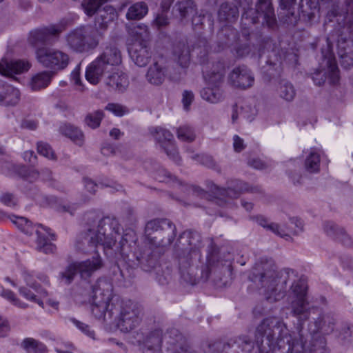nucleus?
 <instances>
[{
  "mask_svg": "<svg viewBox=\"0 0 353 353\" xmlns=\"http://www.w3.org/2000/svg\"><path fill=\"white\" fill-rule=\"evenodd\" d=\"M128 52L132 60L139 67L146 65L152 55L146 41L136 40L129 46Z\"/></svg>",
  "mask_w": 353,
  "mask_h": 353,
  "instance_id": "nucleus-16",
  "label": "nucleus"
},
{
  "mask_svg": "<svg viewBox=\"0 0 353 353\" xmlns=\"http://www.w3.org/2000/svg\"><path fill=\"white\" fill-rule=\"evenodd\" d=\"M257 8L263 14V19L269 28H274L276 23V19L272 3V0H258Z\"/></svg>",
  "mask_w": 353,
  "mask_h": 353,
  "instance_id": "nucleus-26",
  "label": "nucleus"
},
{
  "mask_svg": "<svg viewBox=\"0 0 353 353\" xmlns=\"http://www.w3.org/2000/svg\"><path fill=\"white\" fill-rule=\"evenodd\" d=\"M150 133L170 159L176 163L181 162L174 136L169 130L161 127H152L150 128Z\"/></svg>",
  "mask_w": 353,
  "mask_h": 353,
  "instance_id": "nucleus-12",
  "label": "nucleus"
},
{
  "mask_svg": "<svg viewBox=\"0 0 353 353\" xmlns=\"http://www.w3.org/2000/svg\"><path fill=\"white\" fill-rule=\"evenodd\" d=\"M59 132L78 145H82L84 142V135L81 130L71 124L64 123L61 125L59 127Z\"/></svg>",
  "mask_w": 353,
  "mask_h": 353,
  "instance_id": "nucleus-29",
  "label": "nucleus"
},
{
  "mask_svg": "<svg viewBox=\"0 0 353 353\" xmlns=\"http://www.w3.org/2000/svg\"><path fill=\"white\" fill-rule=\"evenodd\" d=\"M70 321L85 336L93 340L95 339V332L91 329L89 325L85 324L74 318H71Z\"/></svg>",
  "mask_w": 353,
  "mask_h": 353,
  "instance_id": "nucleus-49",
  "label": "nucleus"
},
{
  "mask_svg": "<svg viewBox=\"0 0 353 353\" xmlns=\"http://www.w3.org/2000/svg\"><path fill=\"white\" fill-rule=\"evenodd\" d=\"M272 258H260L248 274V279L256 285L272 287H307V278L295 270L285 268L279 271Z\"/></svg>",
  "mask_w": 353,
  "mask_h": 353,
  "instance_id": "nucleus-4",
  "label": "nucleus"
},
{
  "mask_svg": "<svg viewBox=\"0 0 353 353\" xmlns=\"http://www.w3.org/2000/svg\"><path fill=\"white\" fill-rule=\"evenodd\" d=\"M149 33L148 26L143 23L137 24L132 30V34L137 37V39H140L141 41H146L145 39L149 37Z\"/></svg>",
  "mask_w": 353,
  "mask_h": 353,
  "instance_id": "nucleus-51",
  "label": "nucleus"
},
{
  "mask_svg": "<svg viewBox=\"0 0 353 353\" xmlns=\"http://www.w3.org/2000/svg\"><path fill=\"white\" fill-rule=\"evenodd\" d=\"M105 110L112 112L117 117H122L128 112L127 108L119 103H108L105 107Z\"/></svg>",
  "mask_w": 353,
  "mask_h": 353,
  "instance_id": "nucleus-57",
  "label": "nucleus"
},
{
  "mask_svg": "<svg viewBox=\"0 0 353 353\" xmlns=\"http://www.w3.org/2000/svg\"><path fill=\"white\" fill-rule=\"evenodd\" d=\"M173 14L181 21H188L197 14V7L193 0H181L174 5Z\"/></svg>",
  "mask_w": 353,
  "mask_h": 353,
  "instance_id": "nucleus-21",
  "label": "nucleus"
},
{
  "mask_svg": "<svg viewBox=\"0 0 353 353\" xmlns=\"http://www.w3.org/2000/svg\"><path fill=\"white\" fill-rule=\"evenodd\" d=\"M228 82L233 87L247 89L252 87L254 82V74L245 65H239L233 68L228 76Z\"/></svg>",
  "mask_w": 353,
  "mask_h": 353,
  "instance_id": "nucleus-14",
  "label": "nucleus"
},
{
  "mask_svg": "<svg viewBox=\"0 0 353 353\" xmlns=\"http://www.w3.org/2000/svg\"><path fill=\"white\" fill-rule=\"evenodd\" d=\"M3 92L2 102L0 104L4 105H14L18 103L20 99L19 90L10 85H2Z\"/></svg>",
  "mask_w": 353,
  "mask_h": 353,
  "instance_id": "nucleus-35",
  "label": "nucleus"
},
{
  "mask_svg": "<svg viewBox=\"0 0 353 353\" xmlns=\"http://www.w3.org/2000/svg\"><path fill=\"white\" fill-rule=\"evenodd\" d=\"M11 220L12 223L24 233L27 234H31L32 233V227L31 223L26 218L13 216V219Z\"/></svg>",
  "mask_w": 353,
  "mask_h": 353,
  "instance_id": "nucleus-47",
  "label": "nucleus"
},
{
  "mask_svg": "<svg viewBox=\"0 0 353 353\" xmlns=\"http://www.w3.org/2000/svg\"><path fill=\"white\" fill-rule=\"evenodd\" d=\"M165 74V68L156 61L148 68L145 74V78L150 84L159 85L164 81Z\"/></svg>",
  "mask_w": 353,
  "mask_h": 353,
  "instance_id": "nucleus-23",
  "label": "nucleus"
},
{
  "mask_svg": "<svg viewBox=\"0 0 353 353\" xmlns=\"http://www.w3.org/2000/svg\"><path fill=\"white\" fill-rule=\"evenodd\" d=\"M38 227H41L44 230V232H43L39 230H36V234L37 235V250L45 254L53 253L56 250V246L53 243L48 241L47 235L50 236L52 240L54 239V235L53 234H50L49 229L43 228L41 225H39Z\"/></svg>",
  "mask_w": 353,
  "mask_h": 353,
  "instance_id": "nucleus-22",
  "label": "nucleus"
},
{
  "mask_svg": "<svg viewBox=\"0 0 353 353\" xmlns=\"http://www.w3.org/2000/svg\"><path fill=\"white\" fill-rule=\"evenodd\" d=\"M114 17V10L112 8H107V10L101 11L95 19V26L92 27L97 30L101 34L100 30H104L108 28L110 21H112Z\"/></svg>",
  "mask_w": 353,
  "mask_h": 353,
  "instance_id": "nucleus-36",
  "label": "nucleus"
},
{
  "mask_svg": "<svg viewBox=\"0 0 353 353\" xmlns=\"http://www.w3.org/2000/svg\"><path fill=\"white\" fill-rule=\"evenodd\" d=\"M154 178L159 182H163L167 183H174L177 181V179L172 175L168 170L163 168H159L155 172Z\"/></svg>",
  "mask_w": 353,
  "mask_h": 353,
  "instance_id": "nucleus-48",
  "label": "nucleus"
},
{
  "mask_svg": "<svg viewBox=\"0 0 353 353\" xmlns=\"http://www.w3.org/2000/svg\"><path fill=\"white\" fill-rule=\"evenodd\" d=\"M323 230L325 234L332 239L337 241L345 246L353 245V239L347 234L344 228L340 227L332 221L323 223Z\"/></svg>",
  "mask_w": 353,
  "mask_h": 353,
  "instance_id": "nucleus-17",
  "label": "nucleus"
},
{
  "mask_svg": "<svg viewBox=\"0 0 353 353\" xmlns=\"http://www.w3.org/2000/svg\"><path fill=\"white\" fill-rule=\"evenodd\" d=\"M343 12L346 19H348L349 28L353 32V0H345L343 8Z\"/></svg>",
  "mask_w": 353,
  "mask_h": 353,
  "instance_id": "nucleus-52",
  "label": "nucleus"
},
{
  "mask_svg": "<svg viewBox=\"0 0 353 353\" xmlns=\"http://www.w3.org/2000/svg\"><path fill=\"white\" fill-rule=\"evenodd\" d=\"M70 25V21L63 19L56 24L34 29L30 32L28 41L34 47L49 43L53 37H58Z\"/></svg>",
  "mask_w": 353,
  "mask_h": 353,
  "instance_id": "nucleus-11",
  "label": "nucleus"
},
{
  "mask_svg": "<svg viewBox=\"0 0 353 353\" xmlns=\"http://www.w3.org/2000/svg\"><path fill=\"white\" fill-rule=\"evenodd\" d=\"M300 9L303 16L307 18L308 22L312 23L316 20L319 11L308 10L305 8V5H300Z\"/></svg>",
  "mask_w": 353,
  "mask_h": 353,
  "instance_id": "nucleus-62",
  "label": "nucleus"
},
{
  "mask_svg": "<svg viewBox=\"0 0 353 353\" xmlns=\"http://www.w3.org/2000/svg\"><path fill=\"white\" fill-rule=\"evenodd\" d=\"M160 229L158 230H156L154 232H152V234H145V239L148 241V243L155 246V247H159V241H162L161 239V227L159 228Z\"/></svg>",
  "mask_w": 353,
  "mask_h": 353,
  "instance_id": "nucleus-59",
  "label": "nucleus"
},
{
  "mask_svg": "<svg viewBox=\"0 0 353 353\" xmlns=\"http://www.w3.org/2000/svg\"><path fill=\"white\" fill-rule=\"evenodd\" d=\"M91 289V312L96 319H104L108 314L110 319L114 318L117 327L124 333L131 332L139 325L142 310L139 303L122 299L114 293V288Z\"/></svg>",
  "mask_w": 353,
  "mask_h": 353,
  "instance_id": "nucleus-3",
  "label": "nucleus"
},
{
  "mask_svg": "<svg viewBox=\"0 0 353 353\" xmlns=\"http://www.w3.org/2000/svg\"><path fill=\"white\" fill-rule=\"evenodd\" d=\"M305 167L307 172L315 173L319 171L320 155L315 151H311L305 161Z\"/></svg>",
  "mask_w": 353,
  "mask_h": 353,
  "instance_id": "nucleus-41",
  "label": "nucleus"
},
{
  "mask_svg": "<svg viewBox=\"0 0 353 353\" xmlns=\"http://www.w3.org/2000/svg\"><path fill=\"white\" fill-rule=\"evenodd\" d=\"M1 296L18 307L26 308L28 305L26 303L21 302L16 294L9 289L3 288Z\"/></svg>",
  "mask_w": 353,
  "mask_h": 353,
  "instance_id": "nucleus-46",
  "label": "nucleus"
},
{
  "mask_svg": "<svg viewBox=\"0 0 353 353\" xmlns=\"http://www.w3.org/2000/svg\"><path fill=\"white\" fill-rule=\"evenodd\" d=\"M194 100V94L191 91L185 90L183 93L182 103L185 110H189L190 105Z\"/></svg>",
  "mask_w": 353,
  "mask_h": 353,
  "instance_id": "nucleus-63",
  "label": "nucleus"
},
{
  "mask_svg": "<svg viewBox=\"0 0 353 353\" xmlns=\"http://www.w3.org/2000/svg\"><path fill=\"white\" fill-rule=\"evenodd\" d=\"M219 39L222 45V48L230 46L234 42H236L238 38V32L231 26L225 25L221 28L219 32Z\"/></svg>",
  "mask_w": 353,
  "mask_h": 353,
  "instance_id": "nucleus-33",
  "label": "nucleus"
},
{
  "mask_svg": "<svg viewBox=\"0 0 353 353\" xmlns=\"http://www.w3.org/2000/svg\"><path fill=\"white\" fill-rule=\"evenodd\" d=\"M233 147L235 152H241L245 148L243 139L238 135H234L233 137Z\"/></svg>",
  "mask_w": 353,
  "mask_h": 353,
  "instance_id": "nucleus-64",
  "label": "nucleus"
},
{
  "mask_svg": "<svg viewBox=\"0 0 353 353\" xmlns=\"http://www.w3.org/2000/svg\"><path fill=\"white\" fill-rule=\"evenodd\" d=\"M322 57L320 68L312 74L313 81L316 85H321L328 76L330 83L334 84L339 81V69L334 54L329 46L322 50Z\"/></svg>",
  "mask_w": 353,
  "mask_h": 353,
  "instance_id": "nucleus-10",
  "label": "nucleus"
},
{
  "mask_svg": "<svg viewBox=\"0 0 353 353\" xmlns=\"http://www.w3.org/2000/svg\"><path fill=\"white\" fill-rule=\"evenodd\" d=\"M86 231L78 237L76 249L85 254H94L92 259L70 264L61 274L63 285H69L77 272L83 279L90 278L92 274L103 266V261L97 252L99 245L104 249H111L115 245L117 236H119L120 225L115 218L106 216L99 219L94 212L85 214Z\"/></svg>",
  "mask_w": 353,
  "mask_h": 353,
  "instance_id": "nucleus-2",
  "label": "nucleus"
},
{
  "mask_svg": "<svg viewBox=\"0 0 353 353\" xmlns=\"http://www.w3.org/2000/svg\"><path fill=\"white\" fill-rule=\"evenodd\" d=\"M239 10L236 7L225 3H223L218 12V18L220 22L231 23L237 20Z\"/></svg>",
  "mask_w": 353,
  "mask_h": 353,
  "instance_id": "nucleus-31",
  "label": "nucleus"
},
{
  "mask_svg": "<svg viewBox=\"0 0 353 353\" xmlns=\"http://www.w3.org/2000/svg\"><path fill=\"white\" fill-rule=\"evenodd\" d=\"M54 74L50 71H43L32 76L30 86L32 90H39L45 88L50 83Z\"/></svg>",
  "mask_w": 353,
  "mask_h": 353,
  "instance_id": "nucleus-30",
  "label": "nucleus"
},
{
  "mask_svg": "<svg viewBox=\"0 0 353 353\" xmlns=\"http://www.w3.org/2000/svg\"><path fill=\"white\" fill-rule=\"evenodd\" d=\"M192 159L197 161L203 165L211 168H215L216 164L213 159L208 155L196 154L192 157Z\"/></svg>",
  "mask_w": 353,
  "mask_h": 353,
  "instance_id": "nucleus-58",
  "label": "nucleus"
},
{
  "mask_svg": "<svg viewBox=\"0 0 353 353\" xmlns=\"http://www.w3.org/2000/svg\"><path fill=\"white\" fill-rule=\"evenodd\" d=\"M284 52L279 49H273L268 52L265 63L268 68L265 71L270 76L275 77L280 74L283 67Z\"/></svg>",
  "mask_w": 353,
  "mask_h": 353,
  "instance_id": "nucleus-19",
  "label": "nucleus"
},
{
  "mask_svg": "<svg viewBox=\"0 0 353 353\" xmlns=\"http://www.w3.org/2000/svg\"><path fill=\"white\" fill-rule=\"evenodd\" d=\"M104 3L99 0H83L81 6L88 16L94 15Z\"/></svg>",
  "mask_w": 353,
  "mask_h": 353,
  "instance_id": "nucleus-44",
  "label": "nucleus"
},
{
  "mask_svg": "<svg viewBox=\"0 0 353 353\" xmlns=\"http://www.w3.org/2000/svg\"><path fill=\"white\" fill-rule=\"evenodd\" d=\"M37 61L53 74L67 68L70 62L69 55L65 52L53 48L41 47L36 50Z\"/></svg>",
  "mask_w": 353,
  "mask_h": 353,
  "instance_id": "nucleus-8",
  "label": "nucleus"
},
{
  "mask_svg": "<svg viewBox=\"0 0 353 353\" xmlns=\"http://www.w3.org/2000/svg\"><path fill=\"white\" fill-rule=\"evenodd\" d=\"M20 294L32 302L37 303L44 308V300L46 304L58 310L59 303L57 301L47 299L48 292L46 288H19Z\"/></svg>",
  "mask_w": 353,
  "mask_h": 353,
  "instance_id": "nucleus-15",
  "label": "nucleus"
},
{
  "mask_svg": "<svg viewBox=\"0 0 353 353\" xmlns=\"http://www.w3.org/2000/svg\"><path fill=\"white\" fill-rule=\"evenodd\" d=\"M183 235L187 239L188 245L192 248H196L200 246L201 236L197 232L187 231L183 232Z\"/></svg>",
  "mask_w": 353,
  "mask_h": 353,
  "instance_id": "nucleus-50",
  "label": "nucleus"
},
{
  "mask_svg": "<svg viewBox=\"0 0 353 353\" xmlns=\"http://www.w3.org/2000/svg\"><path fill=\"white\" fill-rule=\"evenodd\" d=\"M0 201L4 205L9 207H14L17 204V199L10 193H4L0 197Z\"/></svg>",
  "mask_w": 353,
  "mask_h": 353,
  "instance_id": "nucleus-60",
  "label": "nucleus"
},
{
  "mask_svg": "<svg viewBox=\"0 0 353 353\" xmlns=\"http://www.w3.org/2000/svg\"><path fill=\"white\" fill-rule=\"evenodd\" d=\"M154 24L158 28L168 26L169 24V19L165 12H161L158 14L154 20Z\"/></svg>",
  "mask_w": 353,
  "mask_h": 353,
  "instance_id": "nucleus-61",
  "label": "nucleus"
},
{
  "mask_svg": "<svg viewBox=\"0 0 353 353\" xmlns=\"http://www.w3.org/2000/svg\"><path fill=\"white\" fill-rule=\"evenodd\" d=\"M278 16L281 22L290 26H295L299 21V17L294 12V6H290L289 8L279 7Z\"/></svg>",
  "mask_w": 353,
  "mask_h": 353,
  "instance_id": "nucleus-39",
  "label": "nucleus"
},
{
  "mask_svg": "<svg viewBox=\"0 0 353 353\" xmlns=\"http://www.w3.org/2000/svg\"><path fill=\"white\" fill-rule=\"evenodd\" d=\"M300 5H305L308 10L319 11L320 8H325L330 10V7L327 5H323L320 0H301Z\"/></svg>",
  "mask_w": 353,
  "mask_h": 353,
  "instance_id": "nucleus-53",
  "label": "nucleus"
},
{
  "mask_svg": "<svg viewBox=\"0 0 353 353\" xmlns=\"http://www.w3.org/2000/svg\"><path fill=\"white\" fill-rule=\"evenodd\" d=\"M105 83L116 90L123 92L128 86V77L122 72H113L108 75Z\"/></svg>",
  "mask_w": 353,
  "mask_h": 353,
  "instance_id": "nucleus-27",
  "label": "nucleus"
},
{
  "mask_svg": "<svg viewBox=\"0 0 353 353\" xmlns=\"http://www.w3.org/2000/svg\"><path fill=\"white\" fill-rule=\"evenodd\" d=\"M122 62L120 50L114 45L107 46L103 52L87 68L85 78L93 85L100 81L105 73L113 71Z\"/></svg>",
  "mask_w": 353,
  "mask_h": 353,
  "instance_id": "nucleus-6",
  "label": "nucleus"
},
{
  "mask_svg": "<svg viewBox=\"0 0 353 353\" xmlns=\"http://www.w3.org/2000/svg\"><path fill=\"white\" fill-rule=\"evenodd\" d=\"M252 48V46L248 43H236V46L233 48V52L235 55L238 57H243L250 54Z\"/></svg>",
  "mask_w": 353,
  "mask_h": 353,
  "instance_id": "nucleus-54",
  "label": "nucleus"
},
{
  "mask_svg": "<svg viewBox=\"0 0 353 353\" xmlns=\"http://www.w3.org/2000/svg\"><path fill=\"white\" fill-rule=\"evenodd\" d=\"M137 333V341L143 345V353H162V343L164 341L166 347L163 353H198L189 345L187 339L176 328L167 330L163 336V330L159 328L150 331L146 336L141 332Z\"/></svg>",
  "mask_w": 353,
  "mask_h": 353,
  "instance_id": "nucleus-5",
  "label": "nucleus"
},
{
  "mask_svg": "<svg viewBox=\"0 0 353 353\" xmlns=\"http://www.w3.org/2000/svg\"><path fill=\"white\" fill-rule=\"evenodd\" d=\"M30 68L29 62L23 60L8 61L1 59L0 61V74L3 76H11L27 72Z\"/></svg>",
  "mask_w": 353,
  "mask_h": 353,
  "instance_id": "nucleus-20",
  "label": "nucleus"
},
{
  "mask_svg": "<svg viewBox=\"0 0 353 353\" xmlns=\"http://www.w3.org/2000/svg\"><path fill=\"white\" fill-rule=\"evenodd\" d=\"M276 91L279 97L287 102L292 101L296 94L293 84L285 80L279 82Z\"/></svg>",
  "mask_w": 353,
  "mask_h": 353,
  "instance_id": "nucleus-34",
  "label": "nucleus"
},
{
  "mask_svg": "<svg viewBox=\"0 0 353 353\" xmlns=\"http://www.w3.org/2000/svg\"><path fill=\"white\" fill-rule=\"evenodd\" d=\"M38 152L50 159H55V154L50 145L44 142H39L37 143Z\"/></svg>",
  "mask_w": 353,
  "mask_h": 353,
  "instance_id": "nucleus-55",
  "label": "nucleus"
},
{
  "mask_svg": "<svg viewBox=\"0 0 353 353\" xmlns=\"http://www.w3.org/2000/svg\"><path fill=\"white\" fill-rule=\"evenodd\" d=\"M148 12V7L145 2H137L132 5L126 13L128 20H139L144 17Z\"/></svg>",
  "mask_w": 353,
  "mask_h": 353,
  "instance_id": "nucleus-37",
  "label": "nucleus"
},
{
  "mask_svg": "<svg viewBox=\"0 0 353 353\" xmlns=\"http://www.w3.org/2000/svg\"><path fill=\"white\" fill-rule=\"evenodd\" d=\"M339 25L343 23L340 39L338 40V54L341 66L348 69L353 65V32L349 28L348 19L345 16L336 19Z\"/></svg>",
  "mask_w": 353,
  "mask_h": 353,
  "instance_id": "nucleus-9",
  "label": "nucleus"
},
{
  "mask_svg": "<svg viewBox=\"0 0 353 353\" xmlns=\"http://www.w3.org/2000/svg\"><path fill=\"white\" fill-rule=\"evenodd\" d=\"M176 136L180 141L186 142H192L196 138L194 129L189 125L180 126L176 130Z\"/></svg>",
  "mask_w": 353,
  "mask_h": 353,
  "instance_id": "nucleus-42",
  "label": "nucleus"
},
{
  "mask_svg": "<svg viewBox=\"0 0 353 353\" xmlns=\"http://www.w3.org/2000/svg\"><path fill=\"white\" fill-rule=\"evenodd\" d=\"M101 38V33L92 26L77 28L65 35L69 48L77 52H83L95 48L99 45Z\"/></svg>",
  "mask_w": 353,
  "mask_h": 353,
  "instance_id": "nucleus-7",
  "label": "nucleus"
},
{
  "mask_svg": "<svg viewBox=\"0 0 353 353\" xmlns=\"http://www.w3.org/2000/svg\"><path fill=\"white\" fill-rule=\"evenodd\" d=\"M103 117V112L99 110L88 114L85 117L84 121L88 127L92 129H95L100 125L101 121Z\"/></svg>",
  "mask_w": 353,
  "mask_h": 353,
  "instance_id": "nucleus-43",
  "label": "nucleus"
},
{
  "mask_svg": "<svg viewBox=\"0 0 353 353\" xmlns=\"http://www.w3.org/2000/svg\"><path fill=\"white\" fill-rule=\"evenodd\" d=\"M208 186L212 192L223 198L228 196L230 199H236L244 191H250L252 192H261L259 187L249 188L246 183L237 179L231 181L227 189L219 187L212 181L208 182Z\"/></svg>",
  "mask_w": 353,
  "mask_h": 353,
  "instance_id": "nucleus-13",
  "label": "nucleus"
},
{
  "mask_svg": "<svg viewBox=\"0 0 353 353\" xmlns=\"http://www.w3.org/2000/svg\"><path fill=\"white\" fill-rule=\"evenodd\" d=\"M252 219L255 221L259 225L264 228L267 230L271 231L276 235L287 239L290 237L289 233L279 224L273 222H270L265 217L262 215H257L252 217Z\"/></svg>",
  "mask_w": 353,
  "mask_h": 353,
  "instance_id": "nucleus-25",
  "label": "nucleus"
},
{
  "mask_svg": "<svg viewBox=\"0 0 353 353\" xmlns=\"http://www.w3.org/2000/svg\"><path fill=\"white\" fill-rule=\"evenodd\" d=\"M176 235V230L175 225L168 219H165L162 222L161 239L162 241H159V247L167 246L170 245L174 240Z\"/></svg>",
  "mask_w": 353,
  "mask_h": 353,
  "instance_id": "nucleus-28",
  "label": "nucleus"
},
{
  "mask_svg": "<svg viewBox=\"0 0 353 353\" xmlns=\"http://www.w3.org/2000/svg\"><path fill=\"white\" fill-rule=\"evenodd\" d=\"M320 2L323 5H327L330 7V10L327 11L328 17H337V19H341L344 17L343 12V8L339 10L338 7V2H334L332 0H320Z\"/></svg>",
  "mask_w": 353,
  "mask_h": 353,
  "instance_id": "nucleus-45",
  "label": "nucleus"
},
{
  "mask_svg": "<svg viewBox=\"0 0 353 353\" xmlns=\"http://www.w3.org/2000/svg\"><path fill=\"white\" fill-rule=\"evenodd\" d=\"M165 219H154L149 221L145 227V234H150L154 232L156 230H159L162 226V222Z\"/></svg>",
  "mask_w": 353,
  "mask_h": 353,
  "instance_id": "nucleus-56",
  "label": "nucleus"
},
{
  "mask_svg": "<svg viewBox=\"0 0 353 353\" xmlns=\"http://www.w3.org/2000/svg\"><path fill=\"white\" fill-rule=\"evenodd\" d=\"M23 348L28 352L46 353L47 347L43 343L32 339L26 338L22 343Z\"/></svg>",
  "mask_w": 353,
  "mask_h": 353,
  "instance_id": "nucleus-40",
  "label": "nucleus"
},
{
  "mask_svg": "<svg viewBox=\"0 0 353 353\" xmlns=\"http://www.w3.org/2000/svg\"><path fill=\"white\" fill-rule=\"evenodd\" d=\"M200 95L203 100L211 103H217L223 99L221 87L208 85L201 90Z\"/></svg>",
  "mask_w": 353,
  "mask_h": 353,
  "instance_id": "nucleus-32",
  "label": "nucleus"
},
{
  "mask_svg": "<svg viewBox=\"0 0 353 353\" xmlns=\"http://www.w3.org/2000/svg\"><path fill=\"white\" fill-rule=\"evenodd\" d=\"M309 288H265V299L270 303L286 296L292 316L297 319L295 330H289L279 319L265 318L257 325L254 340L248 335L229 339L222 345L221 353H329L325 336L321 334L324 317L319 314L314 322L303 330L312 309L309 307Z\"/></svg>",
  "mask_w": 353,
  "mask_h": 353,
  "instance_id": "nucleus-1",
  "label": "nucleus"
},
{
  "mask_svg": "<svg viewBox=\"0 0 353 353\" xmlns=\"http://www.w3.org/2000/svg\"><path fill=\"white\" fill-rule=\"evenodd\" d=\"M203 77L208 85L221 87L224 80L225 72L223 63L217 62L209 70H203Z\"/></svg>",
  "mask_w": 353,
  "mask_h": 353,
  "instance_id": "nucleus-18",
  "label": "nucleus"
},
{
  "mask_svg": "<svg viewBox=\"0 0 353 353\" xmlns=\"http://www.w3.org/2000/svg\"><path fill=\"white\" fill-rule=\"evenodd\" d=\"M259 17H262L263 19L262 23L266 24V22L263 19V14L261 10L258 9L257 5L256 6L255 9H254L252 6H250L248 10H243L242 14V20L245 21L244 23L246 26L259 23Z\"/></svg>",
  "mask_w": 353,
  "mask_h": 353,
  "instance_id": "nucleus-38",
  "label": "nucleus"
},
{
  "mask_svg": "<svg viewBox=\"0 0 353 353\" xmlns=\"http://www.w3.org/2000/svg\"><path fill=\"white\" fill-rule=\"evenodd\" d=\"M173 55L175 61L182 68L188 66L190 61V53L188 46L185 42H179L174 45Z\"/></svg>",
  "mask_w": 353,
  "mask_h": 353,
  "instance_id": "nucleus-24",
  "label": "nucleus"
}]
</instances>
